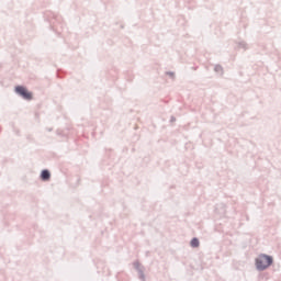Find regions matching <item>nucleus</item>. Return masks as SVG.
Instances as JSON below:
<instances>
[{
	"instance_id": "nucleus-1",
	"label": "nucleus",
	"mask_w": 281,
	"mask_h": 281,
	"mask_svg": "<svg viewBox=\"0 0 281 281\" xmlns=\"http://www.w3.org/2000/svg\"><path fill=\"white\" fill-rule=\"evenodd\" d=\"M271 265H273V258L271 256L260 255L256 259L257 269L260 271H265V269H268V267H271Z\"/></svg>"
},
{
	"instance_id": "nucleus-2",
	"label": "nucleus",
	"mask_w": 281,
	"mask_h": 281,
	"mask_svg": "<svg viewBox=\"0 0 281 281\" xmlns=\"http://www.w3.org/2000/svg\"><path fill=\"white\" fill-rule=\"evenodd\" d=\"M15 91L20 95H22V98H24V100H32V94L30 91H27V88L19 86L15 88Z\"/></svg>"
},
{
	"instance_id": "nucleus-3",
	"label": "nucleus",
	"mask_w": 281,
	"mask_h": 281,
	"mask_svg": "<svg viewBox=\"0 0 281 281\" xmlns=\"http://www.w3.org/2000/svg\"><path fill=\"white\" fill-rule=\"evenodd\" d=\"M41 177L43 181H49V178L52 177V175L49 173L48 170H43Z\"/></svg>"
},
{
	"instance_id": "nucleus-4",
	"label": "nucleus",
	"mask_w": 281,
	"mask_h": 281,
	"mask_svg": "<svg viewBox=\"0 0 281 281\" xmlns=\"http://www.w3.org/2000/svg\"><path fill=\"white\" fill-rule=\"evenodd\" d=\"M191 247H199V239L198 238H193L191 240Z\"/></svg>"
}]
</instances>
